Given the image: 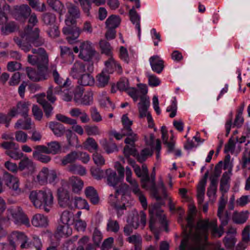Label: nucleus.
<instances>
[{
    "label": "nucleus",
    "instance_id": "nucleus-1",
    "mask_svg": "<svg viewBox=\"0 0 250 250\" xmlns=\"http://www.w3.org/2000/svg\"><path fill=\"white\" fill-rule=\"evenodd\" d=\"M196 212L194 206L189 208L187 218V225L183 229L184 238L180 246V250H218L208 245L207 241L208 231L214 237H220L223 234L222 228L218 229L216 220L211 221L200 220L196 227L193 226L194 215Z\"/></svg>",
    "mask_w": 250,
    "mask_h": 250
},
{
    "label": "nucleus",
    "instance_id": "nucleus-2",
    "mask_svg": "<svg viewBox=\"0 0 250 250\" xmlns=\"http://www.w3.org/2000/svg\"><path fill=\"white\" fill-rule=\"evenodd\" d=\"M28 17L29 25L21 33L20 38L14 39L17 44L25 52L30 50L32 44L35 46H39L44 42L43 40L39 36V29L36 28L33 29V27L38 22L37 15L33 13Z\"/></svg>",
    "mask_w": 250,
    "mask_h": 250
},
{
    "label": "nucleus",
    "instance_id": "nucleus-3",
    "mask_svg": "<svg viewBox=\"0 0 250 250\" xmlns=\"http://www.w3.org/2000/svg\"><path fill=\"white\" fill-rule=\"evenodd\" d=\"M29 198L36 208L43 209L47 212L50 210L54 200L52 190L47 188L32 191L30 193Z\"/></svg>",
    "mask_w": 250,
    "mask_h": 250
},
{
    "label": "nucleus",
    "instance_id": "nucleus-4",
    "mask_svg": "<svg viewBox=\"0 0 250 250\" xmlns=\"http://www.w3.org/2000/svg\"><path fill=\"white\" fill-rule=\"evenodd\" d=\"M149 228L151 231H154L156 228H161L166 226L165 215L159 205L155 204L149 206Z\"/></svg>",
    "mask_w": 250,
    "mask_h": 250
},
{
    "label": "nucleus",
    "instance_id": "nucleus-5",
    "mask_svg": "<svg viewBox=\"0 0 250 250\" xmlns=\"http://www.w3.org/2000/svg\"><path fill=\"white\" fill-rule=\"evenodd\" d=\"M32 52L33 54L28 55L27 57V61L29 63L40 67L48 65V56L44 49H32Z\"/></svg>",
    "mask_w": 250,
    "mask_h": 250
},
{
    "label": "nucleus",
    "instance_id": "nucleus-6",
    "mask_svg": "<svg viewBox=\"0 0 250 250\" xmlns=\"http://www.w3.org/2000/svg\"><path fill=\"white\" fill-rule=\"evenodd\" d=\"M73 50L76 53L79 52V57L85 61L90 60L95 53L92 46V43L87 41L81 42L79 47H74Z\"/></svg>",
    "mask_w": 250,
    "mask_h": 250
},
{
    "label": "nucleus",
    "instance_id": "nucleus-7",
    "mask_svg": "<svg viewBox=\"0 0 250 250\" xmlns=\"http://www.w3.org/2000/svg\"><path fill=\"white\" fill-rule=\"evenodd\" d=\"M9 241L10 245L13 248H15L20 245V248L22 249H28L31 246L27 236L21 232H13L9 237Z\"/></svg>",
    "mask_w": 250,
    "mask_h": 250
},
{
    "label": "nucleus",
    "instance_id": "nucleus-8",
    "mask_svg": "<svg viewBox=\"0 0 250 250\" xmlns=\"http://www.w3.org/2000/svg\"><path fill=\"white\" fill-rule=\"evenodd\" d=\"M121 189H117L115 195L111 194L109 197V203L118 211L120 214V210L125 209L126 199L125 195L122 193Z\"/></svg>",
    "mask_w": 250,
    "mask_h": 250
},
{
    "label": "nucleus",
    "instance_id": "nucleus-9",
    "mask_svg": "<svg viewBox=\"0 0 250 250\" xmlns=\"http://www.w3.org/2000/svg\"><path fill=\"white\" fill-rule=\"evenodd\" d=\"M122 122L124 126L122 129L123 134L127 136L125 140V143L129 144L136 141L138 140V136L131 130V126L132 125V121L128 118L127 114L123 115Z\"/></svg>",
    "mask_w": 250,
    "mask_h": 250
},
{
    "label": "nucleus",
    "instance_id": "nucleus-10",
    "mask_svg": "<svg viewBox=\"0 0 250 250\" xmlns=\"http://www.w3.org/2000/svg\"><path fill=\"white\" fill-rule=\"evenodd\" d=\"M37 67V71L31 67L26 68V72L29 78L33 81H41L47 79L48 77L47 66Z\"/></svg>",
    "mask_w": 250,
    "mask_h": 250
},
{
    "label": "nucleus",
    "instance_id": "nucleus-11",
    "mask_svg": "<svg viewBox=\"0 0 250 250\" xmlns=\"http://www.w3.org/2000/svg\"><path fill=\"white\" fill-rule=\"evenodd\" d=\"M68 15L65 20L66 25L71 26L76 23V20L80 17V11L74 3L68 2L66 3Z\"/></svg>",
    "mask_w": 250,
    "mask_h": 250
},
{
    "label": "nucleus",
    "instance_id": "nucleus-12",
    "mask_svg": "<svg viewBox=\"0 0 250 250\" xmlns=\"http://www.w3.org/2000/svg\"><path fill=\"white\" fill-rule=\"evenodd\" d=\"M22 158L18 163L19 171H21L23 175L32 174L35 171V164L26 156Z\"/></svg>",
    "mask_w": 250,
    "mask_h": 250
},
{
    "label": "nucleus",
    "instance_id": "nucleus-13",
    "mask_svg": "<svg viewBox=\"0 0 250 250\" xmlns=\"http://www.w3.org/2000/svg\"><path fill=\"white\" fill-rule=\"evenodd\" d=\"M11 214L15 224L18 225H23L27 227L30 226L29 218L20 208L12 209Z\"/></svg>",
    "mask_w": 250,
    "mask_h": 250
},
{
    "label": "nucleus",
    "instance_id": "nucleus-14",
    "mask_svg": "<svg viewBox=\"0 0 250 250\" xmlns=\"http://www.w3.org/2000/svg\"><path fill=\"white\" fill-rule=\"evenodd\" d=\"M228 201V197L226 195L223 194L220 198L217 212V216L219 218L221 222V226L218 228H222L224 231L223 227L226 226L228 223V216L224 212V209L226 207L227 202Z\"/></svg>",
    "mask_w": 250,
    "mask_h": 250
},
{
    "label": "nucleus",
    "instance_id": "nucleus-15",
    "mask_svg": "<svg viewBox=\"0 0 250 250\" xmlns=\"http://www.w3.org/2000/svg\"><path fill=\"white\" fill-rule=\"evenodd\" d=\"M30 103L28 102H21L18 103L17 106L12 107L9 111L11 117H14L18 114L23 117L27 116Z\"/></svg>",
    "mask_w": 250,
    "mask_h": 250
},
{
    "label": "nucleus",
    "instance_id": "nucleus-16",
    "mask_svg": "<svg viewBox=\"0 0 250 250\" xmlns=\"http://www.w3.org/2000/svg\"><path fill=\"white\" fill-rule=\"evenodd\" d=\"M161 131L163 144L167 147V151L170 153L173 152L175 144V141L174 139V135L172 134L170 137H169L167 128L165 126H162Z\"/></svg>",
    "mask_w": 250,
    "mask_h": 250
},
{
    "label": "nucleus",
    "instance_id": "nucleus-17",
    "mask_svg": "<svg viewBox=\"0 0 250 250\" xmlns=\"http://www.w3.org/2000/svg\"><path fill=\"white\" fill-rule=\"evenodd\" d=\"M59 203L63 207H66L69 204L70 196L66 185H62L57 191Z\"/></svg>",
    "mask_w": 250,
    "mask_h": 250
},
{
    "label": "nucleus",
    "instance_id": "nucleus-18",
    "mask_svg": "<svg viewBox=\"0 0 250 250\" xmlns=\"http://www.w3.org/2000/svg\"><path fill=\"white\" fill-rule=\"evenodd\" d=\"M5 183L6 186L16 194H20L21 190L20 188L19 179L11 174H7L5 177Z\"/></svg>",
    "mask_w": 250,
    "mask_h": 250
},
{
    "label": "nucleus",
    "instance_id": "nucleus-19",
    "mask_svg": "<svg viewBox=\"0 0 250 250\" xmlns=\"http://www.w3.org/2000/svg\"><path fill=\"white\" fill-rule=\"evenodd\" d=\"M64 34L67 35L66 39L70 43H74L78 38L80 34V29L77 27H72L66 25L62 30Z\"/></svg>",
    "mask_w": 250,
    "mask_h": 250
},
{
    "label": "nucleus",
    "instance_id": "nucleus-20",
    "mask_svg": "<svg viewBox=\"0 0 250 250\" xmlns=\"http://www.w3.org/2000/svg\"><path fill=\"white\" fill-rule=\"evenodd\" d=\"M86 72V64L79 61L76 62L69 71L70 75L74 79H78Z\"/></svg>",
    "mask_w": 250,
    "mask_h": 250
},
{
    "label": "nucleus",
    "instance_id": "nucleus-21",
    "mask_svg": "<svg viewBox=\"0 0 250 250\" xmlns=\"http://www.w3.org/2000/svg\"><path fill=\"white\" fill-rule=\"evenodd\" d=\"M69 79H67L64 81L62 86H57L54 89L55 94L60 95L62 100L67 102L71 101L72 98V95L68 92L66 88Z\"/></svg>",
    "mask_w": 250,
    "mask_h": 250
},
{
    "label": "nucleus",
    "instance_id": "nucleus-22",
    "mask_svg": "<svg viewBox=\"0 0 250 250\" xmlns=\"http://www.w3.org/2000/svg\"><path fill=\"white\" fill-rule=\"evenodd\" d=\"M140 102L138 104L139 117L141 118L147 116L149 114L148 108L150 105L148 98L146 96H142L140 97Z\"/></svg>",
    "mask_w": 250,
    "mask_h": 250
},
{
    "label": "nucleus",
    "instance_id": "nucleus-23",
    "mask_svg": "<svg viewBox=\"0 0 250 250\" xmlns=\"http://www.w3.org/2000/svg\"><path fill=\"white\" fill-rule=\"evenodd\" d=\"M108 57V59L104 62L105 68L104 70L109 73H113L115 70L119 73H121L122 72L121 66L115 61L112 55Z\"/></svg>",
    "mask_w": 250,
    "mask_h": 250
},
{
    "label": "nucleus",
    "instance_id": "nucleus-24",
    "mask_svg": "<svg viewBox=\"0 0 250 250\" xmlns=\"http://www.w3.org/2000/svg\"><path fill=\"white\" fill-rule=\"evenodd\" d=\"M125 180L130 185V188L133 193H138L140 190L139 184L136 180L132 177V172L130 168L126 167H125Z\"/></svg>",
    "mask_w": 250,
    "mask_h": 250
},
{
    "label": "nucleus",
    "instance_id": "nucleus-25",
    "mask_svg": "<svg viewBox=\"0 0 250 250\" xmlns=\"http://www.w3.org/2000/svg\"><path fill=\"white\" fill-rule=\"evenodd\" d=\"M68 182L74 193H79L83 188V182L79 177L72 176L69 179Z\"/></svg>",
    "mask_w": 250,
    "mask_h": 250
},
{
    "label": "nucleus",
    "instance_id": "nucleus-26",
    "mask_svg": "<svg viewBox=\"0 0 250 250\" xmlns=\"http://www.w3.org/2000/svg\"><path fill=\"white\" fill-rule=\"evenodd\" d=\"M45 97V95L44 93L39 94L36 96L37 102L42 106L45 113V115L48 118L51 116L52 114L53 107L46 101Z\"/></svg>",
    "mask_w": 250,
    "mask_h": 250
},
{
    "label": "nucleus",
    "instance_id": "nucleus-27",
    "mask_svg": "<svg viewBox=\"0 0 250 250\" xmlns=\"http://www.w3.org/2000/svg\"><path fill=\"white\" fill-rule=\"evenodd\" d=\"M47 217L42 214H35L31 220L33 226L36 227H45L48 225Z\"/></svg>",
    "mask_w": 250,
    "mask_h": 250
},
{
    "label": "nucleus",
    "instance_id": "nucleus-28",
    "mask_svg": "<svg viewBox=\"0 0 250 250\" xmlns=\"http://www.w3.org/2000/svg\"><path fill=\"white\" fill-rule=\"evenodd\" d=\"M149 62L153 71L157 73L162 72L164 68V62L158 56H154L150 58Z\"/></svg>",
    "mask_w": 250,
    "mask_h": 250
},
{
    "label": "nucleus",
    "instance_id": "nucleus-29",
    "mask_svg": "<svg viewBox=\"0 0 250 250\" xmlns=\"http://www.w3.org/2000/svg\"><path fill=\"white\" fill-rule=\"evenodd\" d=\"M10 12V7L5 4V0H0V24L3 25L6 23L7 15Z\"/></svg>",
    "mask_w": 250,
    "mask_h": 250
},
{
    "label": "nucleus",
    "instance_id": "nucleus-30",
    "mask_svg": "<svg viewBox=\"0 0 250 250\" xmlns=\"http://www.w3.org/2000/svg\"><path fill=\"white\" fill-rule=\"evenodd\" d=\"M155 175L156 174L155 172V168H153V172L151 174L150 177H149V180L147 181L146 182V185H147L148 187L145 188L146 189L150 190L157 200H159L161 199V197L158 195L156 188L155 182Z\"/></svg>",
    "mask_w": 250,
    "mask_h": 250
},
{
    "label": "nucleus",
    "instance_id": "nucleus-31",
    "mask_svg": "<svg viewBox=\"0 0 250 250\" xmlns=\"http://www.w3.org/2000/svg\"><path fill=\"white\" fill-rule=\"evenodd\" d=\"M85 196L89 199L91 203L96 205L99 202V197L96 190L92 187L86 188L85 191Z\"/></svg>",
    "mask_w": 250,
    "mask_h": 250
},
{
    "label": "nucleus",
    "instance_id": "nucleus-32",
    "mask_svg": "<svg viewBox=\"0 0 250 250\" xmlns=\"http://www.w3.org/2000/svg\"><path fill=\"white\" fill-rule=\"evenodd\" d=\"M49 127L52 131L54 134L58 137H61L63 136L65 132V129L64 126L57 122H50Z\"/></svg>",
    "mask_w": 250,
    "mask_h": 250
},
{
    "label": "nucleus",
    "instance_id": "nucleus-33",
    "mask_svg": "<svg viewBox=\"0 0 250 250\" xmlns=\"http://www.w3.org/2000/svg\"><path fill=\"white\" fill-rule=\"evenodd\" d=\"M249 212L248 210L235 212L232 216V220L236 224H244L248 220Z\"/></svg>",
    "mask_w": 250,
    "mask_h": 250
},
{
    "label": "nucleus",
    "instance_id": "nucleus-34",
    "mask_svg": "<svg viewBox=\"0 0 250 250\" xmlns=\"http://www.w3.org/2000/svg\"><path fill=\"white\" fill-rule=\"evenodd\" d=\"M109 73L103 70L96 76V81L99 87H103L106 85L109 80Z\"/></svg>",
    "mask_w": 250,
    "mask_h": 250
},
{
    "label": "nucleus",
    "instance_id": "nucleus-35",
    "mask_svg": "<svg viewBox=\"0 0 250 250\" xmlns=\"http://www.w3.org/2000/svg\"><path fill=\"white\" fill-rule=\"evenodd\" d=\"M129 14L131 22L133 24L136 25V27L138 30V35L140 38L141 35L140 17L135 11L134 7L130 9Z\"/></svg>",
    "mask_w": 250,
    "mask_h": 250
},
{
    "label": "nucleus",
    "instance_id": "nucleus-36",
    "mask_svg": "<svg viewBox=\"0 0 250 250\" xmlns=\"http://www.w3.org/2000/svg\"><path fill=\"white\" fill-rule=\"evenodd\" d=\"M78 83L83 86H92L95 83V80L89 73H83L78 79Z\"/></svg>",
    "mask_w": 250,
    "mask_h": 250
},
{
    "label": "nucleus",
    "instance_id": "nucleus-37",
    "mask_svg": "<svg viewBox=\"0 0 250 250\" xmlns=\"http://www.w3.org/2000/svg\"><path fill=\"white\" fill-rule=\"evenodd\" d=\"M108 184L112 187L116 186L119 182L120 178L118 177L115 171L111 168L106 170Z\"/></svg>",
    "mask_w": 250,
    "mask_h": 250
},
{
    "label": "nucleus",
    "instance_id": "nucleus-38",
    "mask_svg": "<svg viewBox=\"0 0 250 250\" xmlns=\"http://www.w3.org/2000/svg\"><path fill=\"white\" fill-rule=\"evenodd\" d=\"M48 5L55 11L57 12L60 15H63L65 12L63 4L59 0H47Z\"/></svg>",
    "mask_w": 250,
    "mask_h": 250
},
{
    "label": "nucleus",
    "instance_id": "nucleus-39",
    "mask_svg": "<svg viewBox=\"0 0 250 250\" xmlns=\"http://www.w3.org/2000/svg\"><path fill=\"white\" fill-rule=\"evenodd\" d=\"M24 119H19L15 125L16 129L28 130L31 128V120L27 116L24 117Z\"/></svg>",
    "mask_w": 250,
    "mask_h": 250
},
{
    "label": "nucleus",
    "instance_id": "nucleus-40",
    "mask_svg": "<svg viewBox=\"0 0 250 250\" xmlns=\"http://www.w3.org/2000/svg\"><path fill=\"white\" fill-rule=\"evenodd\" d=\"M205 186V180H201L197 186V197L198 199V203L199 204H202L204 200Z\"/></svg>",
    "mask_w": 250,
    "mask_h": 250
},
{
    "label": "nucleus",
    "instance_id": "nucleus-41",
    "mask_svg": "<svg viewBox=\"0 0 250 250\" xmlns=\"http://www.w3.org/2000/svg\"><path fill=\"white\" fill-rule=\"evenodd\" d=\"M121 19L118 16L112 15L106 20L105 24L107 28L115 29L120 24Z\"/></svg>",
    "mask_w": 250,
    "mask_h": 250
},
{
    "label": "nucleus",
    "instance_id": "nucleus-42",
    "mask_svg": "<svg viewBox=\"0 0 250 250\" xmlns=\"http://www.w3.org/2000/svg\"><path fill=\"white\" fill-rule=\"evenodd\" d=\"M5 153L11 158L16 161L21 160L24 156L23 153L19 150L18 145L11 150H6Z\"/></svg>",
    "mask_w": 250,
    "mask_h": 250
},
{
    "label": "nucleus",
    "instance_id": "nucleus-43",
    "mask_svg": "<svg viewBox=\"0 0 250 250\" xmlns=\"http://www.w3.org/2000/svg\"><path fill=\"white\" fill-rule=\"evenodd\" d=\"M98 101L102 106L105 107H111L112 109L115 108L114 105L112 104L109 101V98L107 96L106 92L103 91L98 95Z\"/></svg>",
    "mask_w": 250,
    "mask_h": 250
},
{
    "label": "nucleus",
    "instance_id": "nucleus-44",
    "mask_svg": "<svg viewBox=\"0 0 250 250\" xmlns=\"http://www.w3.org/2000/svg\"><path fill=\"white\" fill-rule=\"evenodd\" d=\"M99 45L102 54H104L107 56L112 55V48L108 42L102 40L100 41Z\"/></svg>",
    "mask_w": 250,
    "mask_h": 250
},
{
    "label": "nucleus",
    "instance_id": "nucleus-45",
    "mask_svg": "<svg viewBox=\"0 0 250 250\" xmlns=\"http://www.w3.org/2000/svg\"><path fill=\"white\" fill-rule=\"evenodd\" d=\"M72 229L69 224L60 225L57 228V234L59 236H68L72 234Z\"/></svg>",
    "mask_w": 250,
    "mask_h": 250
},
{
    "label": "nucleus",
    "instance_id": "nucleus-46",
    "mask_svg": "<svg viewBox=\"0 0 250 250\" xmlns=\"http://www.w3.org/2000/svg\"><path fill=\"white\" fill-rule=\"evenodd\" d=\"M85 132L88 136H100L102 132L96 125H86L84 126Z\"/></svg>",
    "mask_w": 250,
    "mask_h": 250
},
{
    "label": "nucleus",
    "instance_id": "nucleus-47",
    "mask_svg": "<svg viewBox=\"0 0 250 250\" xmlns=\"http://www.w3.org/2000/svg\"><path fill=\"white\" fill-rule=\"evenodd\" d=\"M68 170L73 174H77L81 176L85 175L86 173L85 168L80 165H71L68 167Z\"/></svg>",
    "mask_w": 250,
    "mask_h": 250
},
{
    "label": "nucleus",
    "instance_id": "nucleus-48",
    "mask_svg": "<svg viewBox=\"0 0 250 250\" xmlns=\"http://www.w3.org/2000/svg\"><path fill=\"white\" fill-rule=\"evenodd\" d=\"M75 4H79L83 12L87 16L90 15V10L91 8V2L89 0H74Z\"/></svg>",
    "mask_w": 250,
    "mask_h": 250
},
{
    "label": "nucleus",
    "instance_id": "nucleus-49",
    "mask_svg": "<svg viewBox=\"0 0 250 250\" xmlns=\"http://www.w3.org/2000/svg\"><path fill=\"white\" fill-rule=\"evenodd\" d=\"M58 180L57 172L54 169L47 168L45 178V185L49 183L50 184L55 183Z\"/></svg>",
    "mask_w": 250,
    "mask_h": 250
},
{
    "label": "nucleus",
    "instance_id": "nucleus-50",
    "mask_svg": "<svg viewBox=\"0 0 250 250\" xmlns=\"http://www.w3.org/2000/svg\"><path fill=\"white\" fill-rule=\"evenodd\" d=\"M48 75L49 74H52L55 83L58 84L59 86H62L61 84H62L63 80L57 71L56 65H51L49 68H48Z\"/></svg>",
    "mask_w": 250,
    "mask_h": 250
},
{
    "label": "nucleus",
    "instance_id": "nucleus-51",
    "mask_svg": "<svg viewBox=\"0 0 250 250\" xmlns=\"http://www.w3.org/2000/svg\"><path fill=\"white\" fill-rule=\"evenodd\" d=\"M48 154H56L61 150V145L59 142L52 141L47 143Z\"/></svg>",
    "mask_w": 250,
    "mask_h": 250
},
{
    "label": "nucleus",
    "instance_id": "nucleus-52",
    "mask_svg": "<svg viewBox=\"0 0 250 250\" xmlns=\"http://www.w3.org/2000/svg\"><path fill=\"white\" fill-rule=\"evenodd\" d=\"M83 146L90 152L96 151L98 149L97 143L92 138H88L83 143Z\"/></svg>",
    "mask_w": 250,
    "mask_h": 250
},
{
    "label": "nucleus",
    "instance_id": "nucleus-53",
    "mask_svg": "<svg viewBox=\"0 0 250 250\" xmlns=\"http://www.w3.org/2000/svg\"><path fill=\"white\" fill-rule=\"evenodd\" d=\"M127 241L130 243L135 245V248L132 250H141L140 245L142 242V239L139 235H133L127 238Z\"/></svg>",
    "mask_w": 250,
    "mask_h": 250
},
{
    "label": "nucleus",
    "instance_id": "nucleus-54",
    "mask_svg": "<svg viewBox=\"0 0 250 250\" xmlns=\"http://www.w3.org/2000/svg\"><path fill=\"white\" fill-rule=\"evenodd\" d=\"M78 159V155L77 151H72L65 156L62 160L63 165H66L71 163Z\"/></svg>",
    "mask_w": 250,
    "mask_h": 250
},
{
    "label": "nucleus",
    "instance_id": "nucleus-55",
    "mask_svg": "<svg viewBox=\"0 0 250 250\" xmlns=\"http://www.w3.org/2000/svg\"><path fill=\"white\" fill-rule=\"evenodd\" d=\"M74 205L76 208L80 209L89 210V207L87 202L81 197H76L74 199Z\"/></svg>",
    "mask_w": 250,
    "mask_h": 250
},
{
    "label": "nucleus",
    "instance_id": "nucleus-56",
    "mask_svg": "<svg viewBox=\"0 0 250 250\" xmlns=\"http://www.w3.org/2000/svg\"><path fill=\"white\" fill-rule=\"evenodd\" d=\"M93 94L91 91H87L83 95L80 102L81 104L89 105L91 104L93 101Z\"/></svg>",
    "mask_w": 250,
    "mask_h": 250
},
{
    "label": "nucleus",
    "instance_id": "nucleus-57",
    "mask_svg": "<svg viewBox=\"0 0 250 250\" xmlns=\"http://www.w3.org/2000/svg\"><path fill=\"white\" fill-rule=\"evenodd\" d=\"M65 136L67 142L69 146H73L75 142L76 143L78 142V138L77 135L74 134L70 129L65 130Z\"/></svg>",
    "mask_w": 250,
    "mask_h": 250
},
{
    "label": "nucleus",
    "instance_id": "nucleus-58",
    "mask_svg": "<svg viewBox=\"0 0 250 250\" xmlns=\"http://www.w3.org/2000/svg\"><path fill=\"white\" fill-rule=\"evenodd\" d=\"M73 218V214L68 210L64 211L61 216V221L63 224H69Z\"/></svg>",
    "mask_w": 250,
    "mask_h": 250
},
{
    "label": "nucleus",
    "instance_id": "nucleus-59",
    "mask_svg": "<svg viewBox=\"0 0 250 250\" xmlns=\"http://www.w3.org/2000/svg\"><path fill=\"white\" fill-rule=\"evenodd\" d=\"M134 142H135L129 144H127L130 146L126 145L125 147L124 152L126 157L128 158L131 155L133 156H136L137 155L136 150L134 146Z\"/></svg>",
    "mask_w": 250,
    "mask_h": 250
},
{
    "label": "nucleus",
    "instance_id": "nucleus-60",
    "mask_svg": "<svg viewBox=\"0 0 250 250\" xmlns=\"http://www.w3.org/2000/svg\"><path fill=\"white\" fill-rule=\"evenodd\" d=\"M56 118L58 121L70 125L77 123V121L75 119H71L61 114H57Z\"/></svg>",
    "mask_w": 250,
    "mask_h": 250
},
{
    "label": "nucleus",
    "instance_id": "nucleus-61",
    "mask_svg": "<svg viewBox=\"0 0 250 250\" xmlns=\"http://www.w3.org/2000/svg\"><path fill=\"white\" fill-rule=\"evenodd\" d=\"M15 135L16 140L20 143H25L28 139L27 133L21 130L17 131Z\"/></svg>",
    "mask_w": 250,
    "mask_h": 250
},
{
    "label": "nucleus",
    "instance_id": "nucleus-62",
    "mask_svg": "<svg viewBox=\"0 0 250 250\" xmlns=\"http://www.w3.org/2000/svg\"><path fill=\"white\" fill-rule=\"evenodd\" d=\"M42 21L46 25L52 26L55 22L56 17L53 14L45 13L42 15Z\"/></svg>",
    "mask_w": 250,
    "mask_h": 250
},
{
    "label": "nucleus",
    "instance_id": "nucleus-63",
    "mask_svg": "<svg viewBox=\"0 0 250 250\" xmlns=\"http://www.w3.org/2000/svg\"><path fill=\"white\" fill-rule=\"evenodd\" d=\"M90 116L92 121L94 122L98 123L102 121V117L95 107H92L91 108Z\"/></svg>",
    "mask_w": 250,
    "mask_h": 250
},
{
    "label": "nucleus",
    "instance_id": "nucleus-64",
    "mask_svg": "<svg viewBox=\"0 0 250 250\" xmlns=\"http://www.w3.org/2000/svg\"><path fill=\"white\" fill-rule=\"evenodd\" d=\"M78 236L75 235L73 236L71 239L69 240L65 243L63 245V250H74L75 248L74 242H76L78 239Z\"/></svg>",
    "mask_w": 250,
    "mask_h": 250
}]
</instances>
